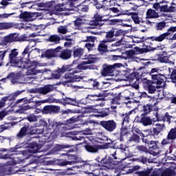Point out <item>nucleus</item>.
Here are the masks:
<instances>
[{"label": "nucleus", "instance_id": "f257e3e1", "mask_svg": "<svg viewBox=\"0 0 176 176\" xmlns=\"http://www.w3.org/2000/svg\"><path fill=\"white\" fill-rule=\"evenodd\" d=\"M8 63L12 67L16 68H22L23 69H28L30 75H36L38 71L36 70L37 63L35 60H28L24 62V58L19 56V50L14 48L12 50L8 49Z\"/></svg>", "mask_w": 176, "mask_h": 176}, {"label": "nucleus", "instance_id": "f03ea898", "mask_svg": "<svg viewBox=\"0 0 176 176\" xmlns=\"http://www.w3.org/2000/svg\"><path fill=\"white\" fill-rule=\"evenodd\" d=\"M21 129L19 133L16 135V140H23L27 135H32V134H42L43 133V130L45 127L47 129V122L43 119L40 120L38 122V127H43L42 129L35 128L32 126L31 123L28 122V121L21 120L20 122Z\"/></svg>", "mask_w": 176, "mask_h": 176}, {"label": "nucleus", "instance_id": "7ed1b4c3", "mask_svg": "<svg viewBox=\"0 0 176 176\" xmlns=\"http://www.w3.org/2000/svg\"><path fill=\"white\" fill-rule=\"evenodd\" d=\"M50 100L48 99L34 102V98L28 99L27 98H23L21 99H18L15 102V105L17 104L22 103V104L19 105V111L20 113H24L25 111H28V109H36L37 107L41 105V104H45L46 102H49Z\"/></svg>", "mask_w": 176, "mask_h": 176}, {"label": "nucleus", "instance_id": "20e7f679", "mask_svg": "<svg viewBox=\"0 0 176 176\" xmlns=\"http://www.w3.org/2000/svg\"><path fill=\"white\" fill-rule=\"evenodd\" d=\"M151 83L157 85V89H163L164 85V75L159 74V68H153L149 72Z\"/></svg>", "mask_w": 176, "mask_h": 176}, {"label": "nucleus", "instance_id": "39448f33", "mask_svg": "<svg viewBox=\"0 0 176 176\" xmlns=\"http://www.w3.org/2000/svg\"><path fill=\"white\" fill-rule=\"evenodd\" d=\"M118 75L120 78H122L123 80H129V82H133L134 79H136V80H140V72H133L130 69H120L118 71Z\"/></svg>", "mask_w": 176, "mask_h": 176}, {"label": "nucleus", "instance_id": "423d86ee", "mask_svg": "<svg viewBox=\"0 0 176 176\" xmlns=\"http://www.w3.org/2000/svg\"><path fill=\"white\" fill-rule=\"evenodd\" d=\"M122 67L121 63H115L113 65L104 64L101 70L102 76H113L115 75V71H119V68Z\"/></svg>", "mask_w": 176, "mask_h": 176}, {"label": "nucleus", "instance_id": "0eeeda50", "mask_svg": "<svg viewBox=\"0 0 176 176\" xmlns=\"http://www.w3.org/2000/svg\"><path fill=\"white\" fill-rule=\"evenodd\" d=\"M174 32H176V26H171L168 29L166 32L162 33L157 36L148 37L146 41H149V39H151L152 41H155V42H163V41H165V39L168 41Z\"/></svg>", "mask_w": 176, "mask_h": 176}, {"label": "nucleus", "instance_id": "6e6552de", "mask_svg": "<svg viewBox=\"0 0 176 176\" xmlns=\"http://www.w3.org/2000/svg\"><path fill=\"white\" fill-rule=\"evenodd\" d=\"M70 152H74V148H70L67 151L66 153H62L61 156H67V160L71 161H67L63 160H56V163L59 166H72V164H76V160H78V157L75 155H71L69 154Z\"/></svg>", "mask_w": 176, "mask_h": 176}, {"label": "nucleus", "instance_id": "1a4fd4ad", "mask_svg": "<svg viewBox=\"0 0 176 176\" xmlns=\"http://www.w3.org/2000/svg\"><path fill=\"white\" fill-rule=\"evenodd\" d=\"M146 39H148V37L145 38V37L142 36L140 38V41H138V43H141L142 42H144V45L146 46V48L135 47L134 49L136 54H144V53H148V52L156 50L157 49L156 47H151V45H152V43L149 42V39L151 38H148V41H146ZM146 43H150V45H146Z\"/></svg>", "mask_w": 176, "mask_h": 176}, {"label": "nucleus", "instance_id": "9d476101", "mask_svg": "<svg viewBox=\"0 0 176 176\" xmlns=\"http://www.w3.org/2000/svg\"><path fill=\"white\" fill-rule=\"evenodd\" d=\"M48 130H52V131L50 132V134L53 131L55 133H63L64 130H65V123L61 121H56V120H48Z\"/></svg>", "mask_w": 176, "mask_h": 176}, {"label": "nucleus", "instance_id": "9b49d317", "mask_svg": "<svg viewBox=\"0 0 176 176\" xmlns=\"http://www.w3.org/2000/svg\"><path fill=\"white\" fill-rule=\"evenodd\" d=\"M72 66L69 65H64L62 67H58L57 69L52 71L50 79H60L61 76L65 72H71Z\"/></svg>", "mask_w": 176, "mask_h": 176}, {"label": "nucleus", "instance_id": "f8f14e48", "mask_svg": "<svg viewBox=\"0 0 176 176\" xmlns=\"http://www.w3.org/2000/svg\"><path fill=\"white\" fill-rule=\"evenodd\" d=\"M109 144L110 143H107L102 146L95 144L94 142H91L85 144V148L86 151L89 152V153H97L100 149L108 148Z\"/></svg>", "mask_w": 176, "mask_h": 176}, {"label": "nucleus", "instance_id": "ddd939ff", "mask_svg": "<svg viewBox=\"0 0 176 176\" xmlns=\"http://www.w3.org/2000/svg\"><path fill=\"white\" fill-rule=\"evenodd\" d=\"M105 85H108V83L104 81H101L98 78H91L88 81V85L92 90H99L101 91L102 89H105L107 87Z\"/></svg>", "mask_w": 176, "mask_h": 176}, {"label": "nucleus", "instance_id": "4468645a", "mask_svg": "<svg viewBox=\"0 0 176 176\" xmlns=\"http://www.w3.org/2000/svg\"><path fill=\"white\" fill-rule=\"evenodd\" d=\"M99 124L108 133H113L118 129V123L114 120H102Z\"/></svg>", "mask_w": 176, "mask_h": 176}, {"label": "nucleus", "instance_id": "2eb2a0df", "mask_svg": "<svg viewBox=\"0 0 176 176\" xmlns=\"http://www.w3.org/2000/svg\"><path fill=\"white\" fill-rule=\"evenodd\" d=\"M72 72H68L65 74V79H67L66 83H74L75 82H80L82 76L75 75V74L79 73V71L72 69Z\"/></svg>", "mask_w": 176, "mask_h": 176}, {"label": "nucleus", "instance_id": "dca6fc26", "mask_svg": "<svg viewBox=\"0 0 176 176\" xmlns=\"http://www.w3.org/2000/svg\"><path fill=\"white\" fill-rule=\"evenodd\" d=\"M176 140V128H171L168 133L166 138L163 139L161 142V145L164 146L166 145H170Z\"/></svg>", "mask_w": 176, "mask_h": 176}, {"label": "nucleus", "instance_id": "f3484780", "mask_svg": "<svg viewBox=\"0 0 176 176\" xmlns=\"http://www.w3.org/2000/svg\"><path fill=\"white\" fill-rule=\"evenodd\" d=\"M100 164H102L104 170H111L113 168V166L118 164V163L115 162L113 160V157L105 156L99 162Z\"/></svg>", "mask_w": 176, "mask_h": 176}, {"label": "nucleus", "instance_id": "a211bd4d", "mask_svg": "<svg viewBox=\"0 0 176 176\" xmlns=\"http://www.w3.org/2000/svg\"><path fill=\"white\" fill-rule=\"evenodd\" d=\"M135 123H141L143 126H151L153 121L150 116L148 115L140 114V116H137L134 120Z\"/></svg>", "mask_w": 176, "mask_h": 176}, {"label": "nucleus", "instance_id": "6ab92c4d", "mask_svg": "<svg viewBox=\"0 0 176 176\" xmlns=\"http://www.w3.org/2000/svg\"><path fill=\"white\" fill-rule=\"evenodd\" d=\"M20 38L16 34L12 33L10 34L3 37L0 43L1 46H8V43H13V42H19Z\"/></svg>", "mask_w": 176, "mask_h": 176}, {"label": "nucleus", "instance_id": "aec40b11", "mask_svg": "<svg viewBox=\"0 0 176 176\" xmlns=\"http://www.w3.org/2000/svg\"><path fill=\"white\" fill-rule=\"evenodd\" d=\"M63 48L60 46L57 47L55 49H48L43 53L44 57L48 60H52V58H56L58 57V53Z\"/></svg>", "mask_w": 176, "mask_h": 176}, {"label": "nucleus", "instance_id": "412c9836", "mask_svg": "<svg viewBox=\"0 0 176 176\" xmlns=\"http://www.w3.org/2000/svg\"><path fill=\"white\" fill-rule=\"evenodd\" d=\"M60 106L46 105L41 110L43 115H54L60 112Z\"/></svg>", "mask_w": 176, "mask_h": 176}, {"label": "nucleus", "instance_id": "4be33fe9", "mask_svg": "<svg viewBox=\"0 0 176 176\" xmlns=\"http://www.w3.org/2000/svg\"><path fill=\"white\" fill-rule=\"evenodd\" d=\"M143 87L144 90H146L149 94H154L157 89V85H153V82H151V80L144 78L143 80Z\"/></svg>", "mask_w": 176, "mask_h": 176}, {"label": "nucleus", "instance_id": "5701e85b", "mask_svg": "<svg viewBox=\"0 0 176 176\" xmlns=\"http://www.w3.org/2000/svg\"><path fill=\"white\" fill-rule=\"evenodd\" d=\"M155 134L153 133L152 130L148 129L145 131L144 133H142V142H144V144H149L150 143H151L152 142H153V138H155Z\"/></svg>", "mask_w": 176, "mask_h": 176}, {"label": "nucleus", "instance_id": "b1692460", "mask_svg": "<svg viewBox=\"0 0 176 176\" xmlns=\"http://www.w3.org/2000/svg\"><path fill=\"white\" fill-rule=\"evenodd\" d=\"M158 11L156 10V9H148L146 12V19H159V17H166L167 16V14L161 13L160 15H159Z\"/></svg>", "mask_w": 176, "mask_h": 176}, {"label": "nucleus", "instance_id": "393cba45", "mask_svg": "<svg viewBox=\"0 0 176 176\" xmlns=\"http://www.w3.org/2000/svg\"><path fill=\"white\" fill-rule=\"evenodd\" d=\"M93 63H94V58L87 59L86 60L82 61L80 64H78L76 67V70L79 71V72H80L82 69H91V65L87 66V65Z\"/></svg>", "mask_w": 176, "mask_h": 176}, {"label": "nucleus", "instance_id": "a878e982", "mask_svg": "<svg viewBox=\"0 0 176 176\" xmlns=\"http://www.w3.org/2000/svg\"><path fill=\"white\" fill-rule=\"evenodd\" d=\"M135 1H140L141 0H116L117 3V6H120V5H124V3L131 5V7L129 10V11L133 10V12H135V10H137L138 8V6L135 3Z\"/></svg>", "mask_w": 176, "mask_h": 176}, {"label": "nucleus", "instance_id": "bb28decb", "mask_svg": "<svg viewBox=\"0 0 176 176\" xmlns=\"http://www.w3.org/2000/svg\"><path fill=\"white\" fill-rule=\"evenodd\" d=\"M87 98L90 101H104L105 100V94L102 91L97 92L88 95Z\"/></svg>", "mask_w": 176, "mask_h": 176}, {"label": "nucleus", "instance_id": "cd10ccee", "mask_svg": "<svg viewBox=\"0 0 176 176\" xmlns=\"http://www.w3.org/2000/svg\"><path fill=\"white\" fill-rule=\"evenodd\" d=\"M155 117L157 122H167L169 124L171 123V118H173V116L168 114V112H166L164 114L156 112Z\"/></svg>", "mask_w": 176, "mask_h": 176}, {"label": "nucleus", "instance_id": "c85d7f7f", "mask_svg": "<svg viewBox=\"0 0 176 176\" xmlns=\"http://www.w3.org/2000/svg\"><path fill=\"white\" fill-rule=\"evenodd\" d=\"M130 135V131L126 125H122L120 131V137L118 138L120 142H124L126 137Z\"/></svg>", "mask_w": 176, "mask_h": 176}, {"label": "nucleus", "instance_id": "c756f323", "mask_svg": "<svg viewBox=\"0 0 176 176\" xmlns=\"http://www.w3.org/2000/svg\"><path fill=\"white\" fill-rule=\"evenodd\" d=\"M58 57L60 60H69L72 57V50L68 49L60 50V52H58Z\"/></svg>", "mask_w": 176, "mask_h": 176}, {"label": "nucleus", "instance_id": "7c9ffc66", "mask_svg": "<svg viewBox=\"0 0 176 176\" xmlns=\"http://www.w3.org/2000/svg\"><path fill=\"white\" fill-rule=\"evenodd\" d=\"M153 9H155L157 12H160V13H167L168 5L167 4L163 5V1L155 3L153 5Z\"/></svg>", "mask_w": 176, "mask_h": 176}, {"label": "nucleus", "instance_id": "2f4dec72", "mask_svg": "<svg viewBox=\"0 0 176 176\" xmlns=\"http://www.w3.org/2000/svg\"><path fill=\"white\" fill-rule=\"evenodd\" d=\"M60 103L63 105H72L73 107H76L79 104L76 98H70L68 97L60 99Z\"/></svg>", "mask_w": 176, "mask_h": 176}, {"label": "nucleus", "instance_id": "473e14b6", "mask_svg": "<svg viewBox=\"0 0 176 176\" xmlns=\"http://www.w3.org/2000/svg\"><path fill=\"white\" fill-rule=\"evenodd\" d=\"M95 115L96 118H105L111 113V111L109 108L101 109H95L94 110Z\"/></svg>", "mask_w": 176, "mask_h": 176}, {"label": "nucleus", "instance_id": "72a5a7b5", "mask_svg": "<svg viewBox=\"0 0 176 176\" xmlns=\"http://www.w3.org/2000/svg\"><path fill=\"white\" fill-rule=\"evenodd\" d=\"M141 142V138L140 135L133 132L132 135L126 141V144H140Z\"/></svg>", "mask_w": 176, "mask_h": 176}, {"label": "nucleus", "instance_id": "f704fd0d", "mask_svg": "<svg viewBox=\"0 0 176 176\" xmlns=\"http://www.w3.org/2000/svg\"><path fill=\"white\" fill-rule=\"evenodd\" d=\"M166 129V125L164 124L157 123L155 124V127L153 128V133L155 135H159L161 131H164Z\"/></svg>", "mask_w": 176, "mask_h": 176}, {"label": "nucleus", "instance_id": "c9c22d12", "mask_svg": "<svg viewBox=\"0 0 176 176\" xmlns=\"http://www.w3.org/2000/svg\"><path fill=\"white\" fill-rule=\"evenodd\" d=\"M160 145V142H159L158 140L157 141L153 140V142H151V143H148V149L150 152H153V153L154 152H157V151L160 149V147L159 146Z\"/></svg>", "mask_w": 176, "mask_h": 176}, {"label": "nucleus", "instance_id": "e433bc0d", "mask_svg": "<svg viewBox=\"0 0 176 176\" xmlns=\"http://www.w3.org/2000/svg\"><path fill=\"white\" fill-rule=\"evenodd\" d=\"M51 91H53V87L50 85H45L44 87L37 89V93H38V94H43V96H46V94Z\"/></svg>", "mask_w": 176, "mask_h": 176}, {"label": "nucleus", "instance_id": "4c0bfd02", "mask_svg": "<svg viewBox=\"0 0 176 176\" xmlns=\"http://www.w3.org/2000/svg\"><path fill=\"white\" fill-rule=\"evenodd\" d=\"M153 111V104H144L140 111V115H149Z\"/></svg>", "mask_w": 176, "mask_h": 176}, {"label": "nucleus", "instance_id": "58836bf2", "mask_svg": "<svg viewBox=\"0 0 176 176\" xmlns=\"http://www.w3.org/2000/svg\"><path fill=\"white\" fill-rule=\"evenodd\" d=\"M107 43H108V42L105 40L100 41L98 46V52H100V53H106V52H108V45Z\"/></svg>", "mask_w": 176, "mask_h": 176}, {"label": "nucleus", "instance_id": "ea45409f", "mask_svg": "<svg viewBox=\"0 0 176 176\" xmlns=\"http://www.w3.org/2000/svg\"><path fill=\"white\" fill-rule=\"evenodd\" d=\"M74 145H69V144H56L53 148L54 152H60V151H63V149H67L69 148H74Z\"/></svg>", "mask_w": 176, "mask_h": 176}, {"label": "nucleus", "instance_id": "a19ab883", "mask_svg": "<svg viewBox=\"0 0 176 176\" xmlns=\"http://www.w3.org/2000/svg\"><path fill=\"white\" fill-rule=\"evenodd\" d=\"M133 113V111H130L129 113H126L125 114H122L121 118L122 119V126H124L130 122V115Z\"/></svg>", "mask_w": 176, "mask_h": 176}, {"label": "nucleus", "instance_id": "79ce46f5", "mask_svg": "<svg viewBox=\"0 0 176 176\" xmlns=\"http://www.w3.org/2000/svg\"><path fill=\"white\" fill-rule=\"evenodd\" d=\"M102 21V16L97 15L91 21V25H102V23H101Z\"/></svg>", "mask_w": 176, "mask_h": 176}, {"label": "nucleus", "instance_id": "37998d69", "mask_svg": "<svg viewBox=\"0 0 176 176\" xmlns=\"http://www.w3.org/2000/svg\"><path fill=\"white\" fill-rule=\"evenodd\" d=\"M160 176H176L175 170L166 168L162 172Z\"/></svg>", "mask_w": 176, "mask_h": 176}, {"label": "nucleus", "instance_id": "c03bdc74", "mask_svg": "<svg viewBox=\"0 0 176 176\" xmlns=\"http://www.w3.org/2000/svg\"><path fill=\"white\" fill-rule=\"evenodd\" d=\"M48 42H52L57 45V43H60V41H61V37L57 34H52L49 36L47 39Z\"/></svg>", "mask_w": 176, "mask_h": 176}, {"label": "nucleus", "instance_id": "a18cd8bd", "mask_svg": "<svg viewBox=\"0 0 176 176\" xmlns=\"http://www.w3.org/2000/svg\"><path fill=\"white\" fill-rule=\"evenodd\" d=\"M115 36V34L113 33V30L111 28V30L106 32L105 39L106 42H113V39H112Z\"/></svg>", "mask_w": 176, "mask_h": 176}, {"label": "nucleus", "instance_id": "49530a36", "mask_svg": "<svg viewBox=\"0 0 176 176\" xmlns=\"http://www.w3.org/2000/svg\"><path fill=\"white\" fill-rule=\"evenodd\" d=\"M83 53H85V50H83V48H76V47H74V57H78V58H80V57L83 56Z\"/></svg>", "mask_w": 176, "mask_h": 176}, {"label": "nucleus", "instance_id": "de8ad7c7", "mask_svg": "<svg viewBox=\"0 0 176 176\" xmlns=\"http://www.w3.org/2000/svg\"><path fill=\"white\" fill-rule=\"evenodd\" d=\"M14 27V23L1 22L0 23V30H9Z\"/></svg>", "mask_w": 176, "mask_h": 176}, {"label": "nucleus", "instance_id": "09e8293b", "mask_svg": "<svg viewBox=\"0 0 176 176\" xmlns=\"http://www.w3.org/2000/svg\"><path fill=\"white\" fill-rule=\"evenodd\" d=\"M29 148H30V152L32 153H38V151H39V145H38V143L36 142H33L30 144H29Z\"/></svg>", "mask_w": 176, "mask_h": 176}, {"label": "nucleus", "instance_id": "8fccbe9b", "mask_svg": "<svg viewBox=\"0 0 176 176\" xmlns=\"http://www.w3.org/2000/svg\"><path fill=\"white\" fill-rule=\"evenodd\" d=\"M74 8H75V3L69 0L65 4H64V9L68 12H71V10H74Z\"/></svg>", "mask_w": 176, "mask_h": 176}, {"label": "nucleus", "instance_id": "3c124183", "mask_svg": "<svg viewBox=\"0 0 176 176\" xmlns=\"http://www.w3.org/2000/svg\"><path fill=\"white\" fill-rule=\"evenodd\" d=\"M32 17L31 13L27 12H21L19 15V19H23L24 21H30Z\"/></svg>", "mask_w": 176, "mask_h": 176}, {"label": "nucleus", "instance_id": "603ef678", "mask_svg": "<svg viewBox=\"0 0 176 176\" xmlns=\"http://www.w3.org/2000/svg\"><path fill=\"white\" fill-rule=\"evenodd\" d=\"M158 60L160 63H168V64H173V65L175 64L174 62L170 60V56L161 55L158 57Z\"/></svg>", "mask_w": 176, "mask_h": 176}, {"label": "nucleus", "instance_id": "864d4df0", "mask_svg": "<svg viewBox=\"0 0 176 176\" xmlns=\"http://www.w3.org/2000/svg\"><path fill=\"white\" fill-rule=\"evenodd\" d=\"M25 120V122H28L29 123H34V122H38V117L34 114H30L26 118H25V120Z\"/></svg>", "mask_w": 176, "mask_h": 176}, {"label": "nucleus", "instance_id": "5fc2aeb1", "mask_svg": "<svg viewBox=\"0 0 176 176\" xmlns=\"http://www.w3.org/2000/svg\"><path fill=\"white\" fill-rule=\"evenodd\" d=\"M77 9H78V13H85L89 11V6L80 4L77 6Z\"/></svg>", "mask_w": 176, "mask_h": 176}, {"label": "nucleus", "instance_id": "6e6d98bb", "mask_svg": "<svg viewBox=\"0 0 176 176\" xmlns=\"http://www.w3.org/2000/svg\"><path fill=\"white\" fill-rule=\"evenodd\" d=\"M79 120H82V116L78 115L72 117L69 120H67L66 122L68 124H72L76 123V122H79Z\"/></svg>", "mask_w": 176, "mask_h": 176}, {"label": "nucleus", "instance_id": "4d7b16f0", "mask_svg": "<svg viewBox=\"0 0 176 176\" xmlns=\"http://www.w3.org/2000/svg\"><path fill=\"white\" fill-rule=\"evenodd\" d=\"M155 28L156 31H163L166 28V22L164 21L157 23Z\"/></svg>", "mask_w": 176, "mask_h": 176}, {"label": "nucleus", "instance_id": "13d9d810", "mask_svg": "<svg viewBox=\"0 0 176 176\" xmlns=\"http://www.w3.org/2000/svg\"><path fill=\"white\" fill-rule=\"evenodd\" d=\"M129 14L131 16V19L133 20L135 24H140V23H141L140 16H138V14H137V12H130Z\"/></svg>", "mask_w": 176, "mask_h": 176}, {"label": "nucleus", "instance_id": "bf43d9fd", "mask_svg": "<svg viewBox=\"0 0 176 176\" xmlns=\"http://www.w3.org/2000/svg\"><path fill=\"white\" fill-rule=\"evenodd\" d=\"M168 69L169 72H171L170 79L172 80L173 83H176V69L169 68Z\"/></svg>", "mask_w": 176, "mask_h": 176}, {"label": "nucleus", "instance_id": "052dcab7", "mask_svg": "<svg viewBox=\"0 0 176 176\" xmlns=\"http://www.w3.org/2000/svg\"><path fill=\"white\" fill-rule=\"evenodd\" d=\"M151 173H152V169L147 168L145 170L136 172V174H138L139 176H149Z\"/></svg>", "mask_w": 176, "mask_h": 176}, {"label": "nucleus", "instance_id": "680f3d73", "mask_svg": "<svg viewBox=\"0 0 176 176\" xmlns=\"http://www.w3.org/2000/svg\"><path fill=\"white\" fill-rule=\"evenodd\" d=\"M8 52H9V49L0 50V67H2V64H3V60L5 58V56L8 54Z\"/></svg>", "mask_w": 176, "mask_h": 176}, {"label": "nucleus", "instance_id": "e2e57ef3", "mask_svg": "<svg viewBox=\"0 0 176 176\" xmlns=\"http://www.w3.org/2000/svg\"><path fill=\"white\" fill-rule=\"evenodd\" d=\"M5 79H12V80H14L16 79H20V74H16L13 72H10L6 78H3V80Z\"/></svg>", "mask_w": 176, "mask_h": 176}, {"label": "nucleus", "instance_id": "0e129e2a", "mask_svg": "<svg viewBox=\"0 0 176 176\" xmlns=\"http://www.w3.org/2000/svg\"><path fill=\"white\" fill-rule=\"evenodd\" d=\"M135 153H138V152H148V148H146V146H142V145H138L135 146Z\"/></svg>", "mask_w": 176, "mask_h": 176}, {"label": "nucleus", "instance_id": "69168bd1", "mask_svg": "<svg viewBox=\"0 0 176 176\" xmlns=\"http://www.w3.org/2000/svg\"><path fill=\"white\" fill-rule=\"evenodd\" d=\"M113 32L114 34V36H122L124 32H123L121 29H118L116 28H112Z\"/></svg>", "mask_w": 176, "mask_h": 176}, {"label": "nucleus", "instance_id": "338daca9", "mask_svg": "<svg viewBox=\"0 0 176 176\" xmlns=\"http://www.w3.org/2000/svg\"><path fill=\"white\" fill-rule=\"evenodd\" d=\"M14 100H16V98H14L13 94H11L7 96L3 97V101H5L6 102V101H11L12 102H13Z\"/></svg>", "mask_w": 176, "mask_h": 176}, {"label": "nucleus", "instance_id": "774afa93", "mask_svg": "<svg viewBox=\"0 0 176 176\" xmlns=\"http://www.w3.org/2000/svg\"><path fill=\"white\" fill-rule=\"evenodd\" d=\"M56 12H65L64 3H58L54 6Z\"/></svg>", "mask_w": 176, "mask_h": 176}]
</instances>
